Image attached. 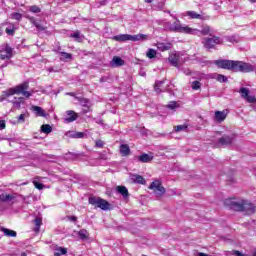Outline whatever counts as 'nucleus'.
<instances>
[{
  "mask_svg": "<svg viewBox=\"0 0 256 256\" xmlns=\"http://www.w3.org/2000/svg\"><path fill=\"white\" fill-rule=\"evenodd\" d=\"M214 65L220 69H227L228 71H233V73H251L254 68L253 65L243 61L235 60H215Z\"/></svg>",
  "mask_w": 256,
  "mask_h": 256,
  "instance_id": "nucleus-1",
  "label": "nucleus"
},
{
  "mask_svg": "<svg viewBox=\"0 0 256 256\" xmlns=\"http://www.w3.org/2000/svg\"><path fill=\"white\" fill-rule=\"evenodd\" d=\"M29 89V82H24L14 88H10L3 92L4 99L7 97H12V95H23L27 99L31 97V92L27 91Z\"/></svg>",
  "mask_w": 256,
  "mask_h": 256,
  "instance_id": "nucleus-2",
  "label": "nucleus"
},
{
  "mask_svg": "<svg viewBox=\"0 0 256 256\" xmlns=\"http://www.w3.org/2000/svg\"><path fill=\"white\" fill-rule=\"evenodd\" d=\"M176 21L169 26V30L174 33H185L186 35H197L199 30L193 29L185 24H181V21L173 16Z\"/></svg>",
  "mask_w": 256,
  "mask_h": 256,
  "instance_id": "nucleus-3",
  "label": "nucleus"
},
{
  "mask_svg": "<svg viewBox=\"0 0 256 256\" xmlns=\"http://www.w3.org/2000/svg\"><path fill=\"white\" fill-rule=\"evenodd\" d=\"M113 41H118L119 43H125V41H147L149 39V36L146 34H136V35H131V34H119L116 36H113Z\"/></svg>",
  "mask_w": 256,
  "mask_h": 256,
  "instance_id": "nucleus-4",
  "label": "nucleus"
},
{
  "mask_svg": "<svg viewBox=\"0 0 256 256\" xmlns=\"http://www.w3.org/2000/svg\"><path fill=\"white\" fill-rule=\"evenodd\" d=\"M88 201L89 204L93 205L96 209H102V211H109V209H111V204L103 198L92 196Z\"/></svg>",
  "mask_w": 256,
  "mask_h": 256,
  "instance_id": "nucleus-5",
  "label": "nucleus"
},
{
  "mask_svg": "<svg viewBox=\"0 0 256 256\" xmlns=\"http://www.w3.org/2000/svg\"><path fill=\"white\" fill-rule=\"evenodd\" d=\"M244 201L243 199L230 198L225 200L224 205L228 207V209H232V211L242 212Z\"/></svg>",
  "mask_w": 256,
  "mask_h": 256,
  "instance_id": "nucleus-6",
  "label": "nucleus"
},
{
  "mask_svg": "<svg viewBox=\"0 0 256 256\" xmlns=\"http://www.w3.org/2000/svg\"><path fill=\"white\" fill-rule=\"evenodd\" d=\"M202 43L205 49H213L216 45H221V38L212 34L210 38H204Z\"/></svg>",
  "mask_w": 256,
  "mask_h": 256,
  "instance_id": "nucleus-7",
  "label": "nucleus"
},
{
  "mask_svg": "<svg viewBox=\"0 0 256 256\" xmlns=\"http://www.w3.org/2000/svg\"><path fill=\"white\" fill-rule=\"evenodd\" d=\"M149 189L154 191V193H155V195H157V197H161L162 195H165V187H163L161 185V181H159V180L153 181L150 184Z\"/></svg>",
  "mask_w": 256,
  "mask_h": 256,
  "instance_id": "nucleus-8",
  "label": "nucleus"
},
{
  "mask_svg": "<svg viewBox=\"0 0 256 256\" xmlns=\"http://www.w3.org/2000/svg\"><path fill=\"white\" fill-rule=\"evenodd\" d=\"M13 57V48L6 44L1 50H0V59L2 61H9Z\"/></svg>",
  "mask_w": 256,
  "mask_h": 256,
  "instance_id": "nucleus-9",
  "label": "nucleus"
},
{
  "mask_svg": "<svg viewBox=\"0 0 256 256\" xmlns=\"http://www.w3.org/2000/svg\"><path fill=\"white\" fill-rule=\"evenodd\" d=\"M233 141H235L234 135H223L221 138L218 139V145L222 147H227V145H232Z\"/></svg>",
  "mask_w": 256,
  "mask_h": 256,
  "instance_id": "nucleus-10",
  "label": "nucleus"
},
{
  "mask_svg": "<svg viewBox=\"0 0 256 256\" xmlns=\"http://www.w3.org/2000/svg\"><path fill=\"white\" fill-rule=\"evenodd\" d=\"M256 211V206L253 205V203L244 200L243 206H242V212L246 213L247 215H253Z\"/></svg>",
  "mask_w": 256,
  "mask_h": 256,
  "instance_id": "nucleus-11",
  "label": "nucleus"
},
{
  "mask_svg": "<svg viewBox=\"0 0 256 256\" xmlns=\"http://www.w3.org/2000/svg\"><path fill=\"white\" fill-rule=\"evenodd\" d=\"M228 114H229V110L227 109L222 111H216L214 115V120L217 121V123H223V121L227 119Z\"/></svg>",
  "mask_w": 256,
  "mask_h": 256,
  "instance_id": "nucleus-12",
  "label": "nucleus"
},
{
  "mask_svg": "<svg viewBox=\"0 0 256 256\" xmlns=\"http://www.w3.org/2000/svg\"><path fill=\"white\" fill-rule=\"evenodd\" d=\"M32 111L37 115V117L49 119V113H46L40 106H32Z\"/></svg>",
  "mask_w": 256,
  "mask_h": 256,
  "instance_id": "nucleus-13",
  "label": "nucleus"
},
{
  "mask_svg": "<svg viewBox=\"0 0 256 256\" xmlns=\"http://www.w3.org/2000/svg\"><path fill=\"white\" fill-rule=\"evenodd\" d=\"M66 115L68 117H66L64 119V123H73V121H77V119L79 117V115H77V113H75V111H73V110H68L66 112Z\"/></svg>",
  "mask_w": 256,
  "mask_h": 256,
  "instance_id": "nucleus-14",
  "label": "nucleus"
},
{
  "mask_svg": "<svg viewBox=\"0 0 256 256\" xmlns=\"http://www.w3.org/2000/svg\"><path fill=\"white\" fill-rule=\"evenodd\" d=\"M125 65V60L119 56H114L112 61H110V67H123Z\"/></svg>",
  "mask_w": 256,
  "mask_h": 256,
  "instance_id": "nucleus-15",
  "label": "nucleus"
},
{
  "mask_svg": "<svg viewBox=\"0 0 256 256\" xmlns=\"http://www.w3.org/2000/svg\"><path fill=\"white\" fill-rule=\"evenodd\" d=\"M130 180L132 183H136L138 185H145V178L139 174H131L130 175Z\"/></svg>",
  "mask_w": 256,
  "mask_h": 256,
  "instance_id": "nucleus-16",
  "label": "nucleus"
},
{
  "mask_svg": "<svg viewBox=\"0 0 256 256\" xmlns=\"http://www.w3.org/2000/svg\"><path fill=\"white\" fill-rule=\"evenodd\" d=\"M16 197L15 194L2 193L0 194V203H8V201H13Z\"/></svg>",
  "mask_w": 256,
  "mask_h": 256,
  "instance_id": "nucleus-17",
  "label": "nucleus"
},
{
  "mask_svg": "<svg viewBox=\"0 0 256 256\" xmlns=\"http://www.w3.org/2000/svg\"><path fill=\"white\" fill-rule=\"evenodd\" d=\"M120 155L122 157H129L131 155V148L127 144L120 145Z\"/></svg>",
  "mask_w": 256,
  "mask_h": 256,
  "instance_id": "nucleus-18",
  "label": "nucleus"
},
{
  "mask_svg": "<svg viewBox=\"0 0 256 256\" xmlns=\"http://www.w3.org/2000/svg\"><path fill=\"white\" fill-rule=\"evenodd\" d=\"M168 61L172 64L173 67H179V55L170 54L168 57Z\"/></svg>",
  "mask_w": 256,
  "mask_h": 256,
  "instance_id": "nucleus-19",
  "label": "nucleus"
},
{
  "mask_svg": "<svg viewBox=\"0 0 256 256\" xmlns=\"http://www.w3.org/2000/svg\"><path fill=\"white\" fill-rule=\"evenodd\" d=\"M153 159L152 154L143 153L138 157V161L140 163H151V160Z\"/></svg>",
  "mask_w": 256,
  "mask_h": 256,
  "instance_id": "nucleus-20",
  "label": "nucleus"
},
{
  "mask_svg": "<svg viewBox=\"0 0 256 256\" xmlns=\"http://www.w3.org/2000/svg\"><path fill=\"white\" fill-rule=\"evenodd\" d=\"M116 191L122 195L124 199H127L129 197V190H127V187L125 186H117Z\"/></svg>",
  "mask_w": 256,
  "mask_h": 256,
  "instance_id": "nucleus-21",
  "label": "nucleus"
},
{
  "mask_svg": "<svg viewBox=\"0 0 256 256\" xmlns=\"http://www.w3.org/2000/svg\"><path fill=\"white\" fill-rule=\"evenodd\" d=\"M0 231H2L6 237H17V232L9 228L1 227Z\"/></svg>",
  "mask_w": 256,
  "mask_h": 256,
  "instance_id": "nucleus-22",
  "label": "nucleus"
},
{
  "mask_svg": "<svg viewBox=\"0 0 256 256\" xmlns=\"http://www.w3.org/2000/svg\"><path fill=\"white\" fill-rule=\"evenodd\" d=\"M61 255H67V248L56 246L54 248V256H61Z\"/></svg>",
  "mask_w": 256,
  "mask_h": 256,
  "instance_id": "nucleus-23",
  "label": "nucleus"
},
{
  "mask_svg": "<svg viewBox=\"0 0 256 256\" xmlns=\"http://www.w3.org/2000/svg\"><path fill=\"white\" fill-rule=\"evenodd\" d=\"M156 47L159 51H169L171 49V43H157Z\"/></svg>",
  "mask_w": 256,
  "mask_h": 256,
  "instance_id": "nucleus-24",
  "label": "nucleus"
},
{
  "mask_svg": "<svg viewBox=\"0 0 256 256\" xmlns=\"http://www.w3.org/2000/svg\"><path fill=\"white\" fill-rule=\"evenodd\" d=\"M70 37H72V39H75V41H77L78 43H83V39H85V37L81 35V32L79 31L70 34Z\"/></svg>",
  "mask_w": 256,
  "mask_h": 256,
  "instance_id": "nucleus-25",
  "label": "nucleus"
},
{
  "mask_svg": "<svg viewBox=\"0 0 256 256\" xmlns=\"http://www.w3.org/2000/svg\"><path fill=\"white\" fill-rule=\"evenodd\" d=\"M75 99L79 101L82 107H91V101L89 99L83 97H75Z\"/></svg>",
  "mask_w": 256,
  "mask_h": 256,
  "instance_id": "nucleus-26",
  "label": "nucleus"
},
{
  "mask_svg": "<svg viewBox=\"0 0 256 256\" xmlns=\"http://www.w3.org/2000/svg\"><path fill=\"white\" fill-rule=\"evenodd\" d=\"M57 53H59V55H61V57H60L61 61H71V59H73V54H71V53L59 52V51H57Z\"/></svg>",
  "mask_w": 256,
  "mask_h": 256,
  "instance_id": "nucleus-27",
  "label": "nucleus"
},
{
  "mask_svg": "<svg viewBox=\"0 0 256 256\" xmlns=\"http://www.w3.org/2000/svg\"><path fill=\"white\" fill-rule=\"evenodd\" d=\"M78 237L82 241H87V239H89V232L86 229H81L78 231Z\"/></svg>",
  "mask_w": 256,
  "mask_h": 256,
  "instance_id": "nucleus-28",
  "label": "nucleus"
},
{
  "mask_svg": "<svg viewBox=\"0 0 256 256\" xmlns=\"http://www.w3.org/2000/svg\"><path fill=\"white\" fill-rule=\"evenodd\" d=\"M69 137H71L72 139H83V137H85V133L84 132H68Z\"/></svg>",
  "mask_w": 256,
  "mask_h": 256,
  "instance_id": "nucleus-29",
  "label": "nucleus"
},
{
  "mask_svg": "<svg viewBox=\"0 0 256 256\" xmlns=\"http://www.w3.org/2000/svg\"><path fill=\"white\" fill-rule=\"evenodd\" d=\"M11 103H13V107L16 109H21V104L23 103V97L14 98L11 100Z\"/></svg>",
  "mask_w": 256,
  "mask_h": 256,
  "instance_id": "nucleus-30",
  "label": "nucleus"
},
{
  "mask_svg": "<svg viewBox=\"0 0 256 256\" xmlns=\"http://www.w3.org/2000/svg\"><path fill=\"white\" fill-rule=\"evenodd\" d=\"M202 35H209L210 37H213V28H210L209 26H204L201 30Z\"/></svg>",
  "mask_w": 256,
  "mask_h": 256,
  "instance_id": "nucleus-31",
  "label": "nucleus"
},
{
  "mask_svg": "<svg viewBox=\"0 0 256 256\" xmlns=\"http://www.w3.org/2000/svg\"><path fill=\"white\" fill-rule=\"evenodd\" d=\"M53 131V127L49 124H44L41 126V132L45 133L46 135H49Z\"/></svg>",
  "mask_w": 256,
  "mask_h": 256,
  "instance_id": "nucleus-32",
  "label": "nucleus"
},
{
  "mask_svg": "<svg viewBox=\"0 0 256 256\" xmlns=\"http://www.w3.org/2000/svg\"><path fill=\"white\" fill-rule=\"evenodd\" d=\"M146 57H148V59H155L157 57V50L152 48L148 49Z\"/></svg>",
  "mask_w": 256,
  "mask_h": 256,
  "instance_id": "nucleus-33",
  "label": "nucleus"
},
{
  "mask_svg": "<svg viewBox=\"0 0 256 256\" xmlns=\"http://www.w3.org/2000/svg\"><path fill=\"white\" fill-rule=\"evenodd\" d=\"M187 17H190V19H202L200 14H197L195 11H187L186 12Z\"/></svg>",
  "mask_w": 256,
  "mask_h": 256,
  "instance_id": "nucleus-34",
  "label": "nucleus"
},
{
  "mask_svg": "<svg viewBox=\"0 0 256 256\" xmlns=\"http://www.w3.org/2000/svg\"><path fill=\"white\" fill-rule=\"evenodd\" d=\"M216 81H219V83H227L228 78L225 75L222 74H215Z\"/></svg>",
  "mask_w": 256,
  "mask_h": 256,
  "instance_id": "nucleus-35",
  "label": "nucleus"
},
{
  "mask_svg": "<svg viewBox=\"0 0 256 256\" xmlns=\"http://www.w3.org/2000/svg\"><path fill=\"white\" fill-rule=\"evenodd\" d=\"M34 224H35V229L34 231L38 232L39 229H41V225H43V220L41 218H35L34 220Z\"/></svg>",
  "mask_w": 256,
  "mask_h": 256,
  "instance_id": "nucleus-36",
  "label": "nucleus"
},
{
  "mask_svg": "<svg viewBox=\"0 0 256 256\" xmlns=\"http://www.w3.org/2000/svg\"><path fill=\"white\" fill-rule=\"evenodd\" d=\"M240 93H241V97L243 99H246L247 96L249 95V88H245V87L240 88Z\"/></svg>",
  "mask_w": 256,
  "mask_h": 256,
  "instance_id": "nucleus-37",
  "label": "nucleus"
},
{
  "mask_svg": "<svg viewBox=\"0 0 256 256\" xmlns=\"http://www.w3.org/2000/svg\"><path fill=\"white\" fill-rule=\"evenodd\" d=\"M191 88H192L194 91H198V89H201V82H199V81H193V82H192V85H191Z\"/></svg>",
  "mask_w": 256,
  "mask_h": 256,
  "instance_id": "nucleus-38",
  "label": "nucleus"
},
{
  "mask_svg": "<svg viewBox=\"0 0 256 256\" xmlns=\"http://www.w3.org/2000/svg\"><path fill=\"white\" fill-rule=\"evenodd\" d=\"M29 11H31V13H41V8L37 5H33L30 6Z\"/></svg>",
  "mask_w": 256,
  "mask_h": 256,
  "instance_id": "nucleus-39",
  "label": "nucleus"
},
{
  "mask_svg": "<svg viewBox=\"0 0 256 256\" xmlns=\"http://www.w3.org/2000/svg\"><path fill=\"white\" fill-rule=\"evenodd\" d=\"M29 117V113H23L18 117V123H25V118Z\"/></svg>",
  "mask_w": 256,
  "mask_h": 256,
  "instance_id": "nucleus-40",
  "label": "nucleus"
},
{
  "mask_svg": "<svg viewBox=\"0 0 256 256\" xmlns=\"http://www.w3.org/2000/svg\"><path fill=\"white\" fill-rule=\"evenodd\" d=\"M163 83H164L163 81H157V82L155 83L154 89H155L156 93H161V89H159V87H161V85H162Z\"/></svg>",
  "mask_w": 256,
  "mask_h": 256,
  "instance_id": "nucleus-41",
  "label": "nucleus"
},
{
  "mask_svg": "<svg viewBox=\"0 0 256 256\" xmlns=\"http://www.w3.org/2000/svg\"><path fill=\"white\" fill-rule=\"evenodd\" d=\"M175 131L179 132V131H187V125L183 124V125H178L175 127Z\"/></svg>",
  "mask_w": 256,
  "mask_h": 256,
  "instance_id": "nucleus-42",
  "label": "nucleus"
},
{
  "mask_svg": "<svg viewBox=\"0 0 256 256\" xmlns=\"http://www.w3.org/2000/svg\"><path fill=\"white\" fill-rule=\"evenodd\" d=\"M33 184L36 189H39V191H41V189L45 187V185H43L41 182H38V181H33Z\"/></svg>",
  "mask_w": 256,
  "mask_h": 256,
  "instance_id": "nucleus-43",
  "label": "nucleus"
},
{
  "mask_svg": "<svg viewBox=\"0 0 256 256\" xmlns=\"http://www.w3.org/2000/svg\"><path fill=\"white\" fill-rule=\"evenodd\" d=\"M27 19H28V21H30V23H31L32 25H34V27L39 23V22L37 21V19H35V17H33V16H27Z\"/></svg>",
  "mask_w": 256,
  "mask_h": 256,
  "instance_id": "nucleus-44",
  "label": "nucleus"
},
{
  "mask_svg": "<svg viewBox=\"0 0 256 256\" xmlns=\"http://www.w3.org/2000/svg\"><path fill=\"white\" fill-rule=\"evenodd\" d=\"M13 19H16V21H21V19H23V15H21V13H14L12 14Z\"/></svg>",
  "mask_w": 256,
  "mask_h": 256,
  "instance_id": "nucleus-45",
  "label": "nucleus"
},
{
  "mask_svg": "<svg viewBox=\"0 0 256 256\" xmlns=\"http://www.w3.org/2000/svg\"><path fill=\"white\" fill-rule=\"evenodd\" d=\"M246 101L248 103H256V97L253 96V95H248L247 98H246Z\"/></svg>",
  "mask_w": 256,
  "mask_h": 256,
  "instance_id": "nucleus-46",
  "label": "nucleus"
},
{
  "mask_svg": "<svg viewBox=\"0 0 256 256\" xmlns=\"http://www.w3.org/2000/svg\"><path fill=\"white\" fill-rule=\"evenodd\" d=\"M168 109H177V102L175 101H171L168 105H167Z\"/></svg>",
  "mask_w": 256,
  "mask_h": 256,
  "instance_id": "nucleus-47",
  "label": "nucleus"
},
{
  "mask_svg": "<svg viewBox=\"0 0 256 256\" xmlns=\"http://www.w3.org/2000/svg\"><path fill=\"white\" fill-rule=\"evenodd\" d=\"M36 29H38L39 31H45L46 29H47V27H45V26H43V25H41V24H37L36 26Z\"/></svg>",
  "mask_w": 256,
  "mask_h": 256,
  "instance_id": "nucleus-48",
  "label": "nucleus"
},
{
  "mask_svg": "<svg viewBox=\"0 0 256 256\" xmlns=\"http://www.w3.org/2000/svg\"><path fill=\"white\" fill-rule=\"evenodd\" d=\"M68 221H71L72 223H76L77 216H67Z\"/></svg>",
  "mask_w": 256,
  "mask_h": 256,
  "instance_id": "nucleus-49",
  "label": "nucleus"
},
{
  "mask_svg": "<svg viewBox=\"0 0 256 256\" xmlns=\"http://www.w3.org/2000/svg\"><path fill=\"white\" fill-rule=\"evenodd\" d=\"M6 124H5V120H0V131H2V129H5Z\"/></svg>",
  "mask_w": 256,
  "mask_h": 256,
  "instance_id": "nucleus-50",
  "label": "nucleus"
},
{
  "mask_svg": "<svg viewBox=\"0 0 256 256\" xmlns=\"http://www.w3.org/2000/svg\"><path fill=\"white\" fill-rule=\"evenodd\" d=\"M96 147H99L100 149L103 148V141L102 140L96 141Z\"/></svg>",
  "mask_w": 256,
  "mask_h": 256,
  "instance_id": "nucleus-51",
  "label": "nucleus"
},
{
  "mask_svg": "<svg viewBox=\"0 0 256 256\" xmlns=\"http://www.w3.org/2000/svg\"><path fill=\"white\" fill-rule=\"evenodd\" d=\"M7 35H13L15 31L13 29L6 28Z\"/></svg>",
  "mask_w": 256,
  "mask_h": 256,
  "instance_id": "nucleus-52",
  "label": "nucleus"
},
{
  "mask_svg": "<svg viewBox=\"0 0 256 256\" xmlns=\"http://www.w3.org/2000/svg\"><path fill=\"white\" fill-rule=\"evenodd\" d=\"M229 41H231V43H233V42H237V39L235 38V36H232L229 38Z\"/></svg>",
  "mask_w": 256,
  "mask_h": 256,
  "instance_id": "nucleus-53",
  "label": "nucleus"
},
{
  "mask_svg": "<svg viewBox=\"0 0 256 256\" xmlns=\"http://www.w3.org/2000/svg\"><path fill=\"white\" fill-rule=\"evenodd\" d=\"M96 123H97L98 125H103V120H101V119L96 120Z\"/></svg>",
  "mask_w": 256,
  "mask_h": 256,
  "instance_id": "nucleus-54",
  "label": "nucleus"
},
{
  "mask_svg": "<svg viewBox=\"0 0 256 256\" xmlns=\"http://www.w3.org/2000/svg\"><path fill=\"white\" fill-rule=\"evenodd\" d=\"M198 256H209V254H205V253H203V252H199V253H198Z\"/></svg>",
  "mask_w": 256,
  "mask_h": 256,
  "instance_id": "nucleus-55",
  "label": "nucleus"
},
{
  "mask_svg": "<svg viewBox=\"0 0 256 256\" xmlns=\"http://www.w3.org/2000/svg\"><path fill=\"white\" fill-rule=\"evenodd\" d=\"M8 63L5 62L4 64L1 65V69H5V67H7Z\"/></svg>",
  "mask_w": 256,
  "mask_h": 256,
  "instance_id": "nucleus-56",
  "label": "nucleus"
},
{
  "mask_svg": "<svg viewBox=\"0 0 256 256\" xmlns=\"http://www.w3.org/2000/svg\"><path fill=\"white\" fill-rule=\"evenodd\" d=\"M105 81H107L106 78H103V77H102V78L100 79V83H105Z\"/></svg>",
  "mask_w": 256,
  "mask_h": 256,
  "instance_id": "nucleus-57",
  "label": "nucleus"
},
{
  "mask_svg": "<svg viewBox=\"0 0 256 256\" xmlns=\"http://www.w3.org/2000/svg\"><path fill=\"white\" fill-rule=\"evenodd\" d=\"M68 95H70V97H78V96H75V93L73 92L68 93Z\"/></svg>",
  "mask_w": 256,
  "mask_h": 256,
  "instance_id": "nucleus-58",
  "label": "nucleus"
},
{
  "mask_svg": "<svg viewBox=\"0 0 256 256\" xmlns=\"http://www.w3.org/2000/svg\"><path fill=\"white\" fill-rule=\"evenodd\" d=\"M145 3H153V0H145Z\"/></svg>",
  "mask_w": 256,
  "mask_h": 256,
  "instance_id": "nucleus-59",
  "label": "nucleus"
},
{
  "mask_svg": "<svg viewBox=\"0 0 256 256\" xmlns=\"http://www.w3.org/2000/svg\"><path fill=\"white\" fill-rule=\"evenodd\" d=\"M140 75H141L142 77H145V72H141Z\"/></svg>",
  "mask_w": 256,
  "mask_h": 256,
  "instance_id": "nucleus-60",
  "label": "nucleus"
},
{
  "mask_svg": "<svg viewBox=\"0 0 256 256\" xmlns=\"http://www.w3.org/2000/svg\"><path fill=\"white\" fill-rule=\"evenodd\" d=\"M21 256H27V253L22 252V253H21Z\"/></svg>",
  "mask_w": 256,
  "mask_h": 256,
  "instance_id": "nucleus-61",
  "label": "nucleus"
},
{
  "mask_svg": "<svg viewBox=\"0 0 256 256\" xmlns=\"http://www.w3.org/2000/svg\"><path fill=\"white\" fill-rule=\"evenodd\" d=\"M251 3H256V0H249Z\"/></svg>",
  "mask_w": 256,
  "mask_h": 256,
  "instance_id": "nucleus-62",
  "label": "nucleus"
},
{
  "mask_svg": "<svg viewBox=\"0 0 256 256\" xmlns=\"http://www.w3.org/2000/svg\"><path fill=\"white\" fill-rule=\"evenodd\" d=\"M253 69H254L253 71H255V72H256V66H253Z\"/></svg>",
  "mask_w": 256,
  "mask_h": 256,
  "instance_id": "nucleus-63",
  "label": "nucleus"
},
{
  "mask_svg": "<svg viewBox=\"0 0 256 256\" xmlns=\"http://www.w3.org/2000/svg\"><path fill=\"white\" fill-rule=\"evenodd\" d=\"M22 185H27V183H22Z\"/></svg>",
  "mask_w": 256,
  "mask_h": 256,
  "instance_id": "nucleus-64",
  "label": "nucleus"
}]
</instances>
